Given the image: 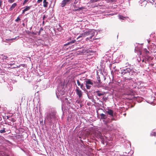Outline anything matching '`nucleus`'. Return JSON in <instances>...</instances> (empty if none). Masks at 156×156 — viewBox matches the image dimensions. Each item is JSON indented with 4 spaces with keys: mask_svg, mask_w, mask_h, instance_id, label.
<instances>
[{
    "mask_svg": "<svg viewBox=\"0 0 156 156\" xmlns=\"http://www.w3.org/2000/svg\"><path fill=\"white\" fill-rule=\"evenodd\" d=\"M56 118V113L55 112H50L47 115V120L50 123L52 122L53 120H55Z\"/></svg>",
    "mask_w": 156,
    "mask_h": 156,
    "instance_id": "obj_1",
    "label": "nucleus"
},
{
    "mask_svg": "<svg viewBox=\"0 0 156 156\" xmlns=\"http://www.w3.org/2000/svg\"><path fill=\"white\" fill-rule=\"evenodd\" d=\"M93 81L90 79H85L84 82L85 83V85L86 88L87 89H90L91 88V85H93Z\"/></svg>",
    "mask_w": 156,
    "mask_h": 156,
    "instance_id": "obj_2",
    "label": "nucleus"
},
{
    "mask_svg": "<svg viewBox=\"0 0 156 156\" xmlns=\"http://www.w3.org/2000/svg\"><path fill=\"white\" fill-rule=\"evenodd\" d=\"M121 74L123 75L126 74L128 73L129 74H130V73L131 71V70L130 68H128L125 69H122L121 70Z\"/></svg>",
    "mask_w": 156,
    "mask_h": 156,
    "instance_id": "obj_3",
    "label": "nucleus"
},
{
    "mask_svg": "<svg viewBox=\"0 0 156 156\" xmlns=\"http://www.w3.org/2000/svg\"><path fill=\"white\" fill-rule=\"evenodd\" d=\"M72 1V0H63L61 3V7H64L66 4L71 3Z\"/></svg>",
    "mask_w": 156,
    "mask_h": 156,
    "instance_id": "obj_4",
    "label": "nucleus"
},
{
    "mask_svg": "<svg viewBox=\"0 0 156 156\" xmlns=\"http://www.w3.org/2000/svg\"><path fill=\"white\" fill-rule=\"evenodd\" d=\"M76 93L77 94L79 98L81 97L83 94L82 92V91L80 89L79 87L76 86Z\"/></svg>",
    "mask_w": 156,
    "mask_h": 156,
    "instance_id": "obj_5",
    "label": "nucleus"
},
{
    "mask_svg": "<svg viewBox=\"0 0 156 156\" xmlns=\"http://www.w3.org/2000/svg\"><path fill=\"white\" fill-rule=\"evenodd\" d=\"M95 34L94 31V30H89V35H90L89 37L87 38V39H91L92 37Z\"/></svg>",
    "mask_w": 156,
    "mask_h": 156,
    "instance_id": "obj_6",
    "label": "nucleus"
},
{
    "mask_svg": "<svg viewBox=\"0 0 156 156\" xmlns=\"http://www.w3.org/2000/svg\"><path fill=\"white\" fill-rule=\"evenodd\" d=\"M77 83L79 86H80V88L83 90H84L85 88L84 86L83 83H81L78 80H77Z\"/></svg>",
    "mask_w": 156,
    "mask_h": 156,
    "instance_id": "obj_7",
    "label": "nucleus"
},
{
    "mask_svg": "<svg viewBox=\"0 0 156 156\" xmlns=\"http://www.w3.org/2000/svg\"><path fill=\"white\" fill-rule=\"evenodd\" d=\"M106 112L111 116H113V111L112 110L110 109H108V111H106Z\"/></svg>",
    "mask_w": 156,
    "mask_h": 156,
    "instance_id": "obj_8",
    "label": "nucleus"
},
{
    "mask_svg": "<svg viewBox=\"0 0 156 156\" xmlns=\"http://www.w3.org/2000/svg\"><path fill=\"white\" fill-rule=\"evenodd\" d=\"M95 92L97 93V95L98 96L100 97L101 96L103 95L105 93L104 92H101L99 90H97L95 91Z\"/></svg>",
    "mask_w": 156,
    "mask_h": 156,
    "instance_id": "obj_9",
    "label": "nucleus"
},
{
    "mask_svg": "<svg viewBox=\"0 0 156 156\" xmlns=\"http://www.w3.org/2000/svg\"><path fill=\"white\" fill-rule=\"evenodd\" d=\"M101 119H107V117L103 113L100 114Z\"/></svg>",
    "mask_w": 156,
    "mask_h": 156,
    "instance_id": "obj_10",
    "label": "nucleus"
},
{
    "mask_svg": "<svg viewBox=\"0 0 156 156\" xmlns=\"http://www.w3.org/2000/svg\"><path fill=\"white\" fill-rule=\"evenodd\" d=\"M17 4L16 3H14L11 6V7H10V9H9V10L10 11L12 10L15 7L17 6Z\"/></svg>",
    "mask_w": 156,
    "mask_h": 156,
    "instance_id": "obj_11",
    "label": "nucleus"
},
{
    "mask_svg": "<svg viewBox=\"0 0 156 156\" xmlns=\"http://www.w3.org/2000/svg\"><path fill=\"white\" fill-rule=\"evenodd\" d=\"M43 6L45 7H47L48 5V2L46 1V0H44L43 2Z\"/></svg>",
    "mask_w": 156,
    "mask_h": 156,
    "instance_id": "obj_12",
    "label": "nucleus"
},
{
    "mask_svg": "<svg viewBox=\"0 0 156 156\" xmlns=\"http://www.w3.org/2000/svg\"><path fill=\"white\" fill-rule=\"evenodd\" d=\"M76 41V40L75 39H73L71 41L68 42V43L66 44L65 45H67L70 44H72L73 43H74Z\"/></svg>",
    "mask_w": 156,
    "mask_h": 156,
    "instance_id": "obj_13",
    "label": "nucleus"
},
{
    "mask_svg": "<svg viewBox=\"0 0 156 156\" xmlns=\"http://www.w3.org/2000/svg\"><path fill=\"white\" fill-rule=\"evenodd\" d=\"M127 17H124L122 15H119V18L120 19L122 20H125V19H126V18Z\"/></svg>",
    "mask_w": 156,
    "mask_h": 156,
    "instance_id": "obj_14",
    "label": "nucleus"
},
{
    "mask_svg": "<svg viewBox=\"0 0 156 156\" xmlns=\"http://www.w3.org/2000/svg\"><path fill=\"white\" fill-rule=\"evenodd\" d=\"M89 30L88 31H86L84 33V35L85 37L89 35Z\"/></svg>",
    "mask_w": 156,
    "mask_h": 156,
    "instance_id": "obj_15",
    "label": "nucleus"
},
{
    "mask_svg": "<svg viewBox=\"0 0 156 156\" xmlns=\"http://www.w3.org/2000/svg\"><path fill=\"white\" fill-rule=\"evenodd\" d=\"M108 2H115L116 0H105Z\"/></svg>",
    "mask_w": 156,
    "mask_h": 156,
    "instance_id": "obj_16",
    "label": "nucleus"
},
{
    "mask_svg": "<svg viewBox=\"0 0 156 156\" xmlns=\"http://www.w3.org/2000/svg\"><path fill=\"white\" fill-rule=\"evenodd\" d=\"M31 6H26V7L24 9L25 11H26L30 9Z\"/></svg>",
    "mask_w": 156,
    "mask_h": 156,
    "instance_id": "obj_17",
    "label": "nucleus"
},
{
    "mask_svg": "<svg viewBox=\"0 0 156 156\" xmlns=\"http://www.w3.org/2000/svg\"><path fill=\"white\" fill-rule=\"evenodd\" d=\"M5 128H3V129L1 130H0V133H3L5 132Z\"/></svg>",
    "mask_w": 156,
    "mask_h": 156,
    "instance_id": "obj_18",
    "label": "nucleus"
},
{
    "mask_svg": "<svg viewBox=\"0 0 156 156\" xmlns=\"http://www.w3.org/2000/svg\"><path fill=\"white\" fill-rule=\"evenodd\" d=\"M98 1H99V0H90V2L91 3H93L96 2Z\"/></svg>",
    "mask_w": 156,
    "mask_h": 156,
    "instance_id": "obj_19",
    "label": "nucleus"
},
{
    "mask_svg": "<svg viewBox=\"0 0 156 156\" xmlns=\"http://www.w3.org/2000/svg\"><path fill=\"white\" fill-rule=\"evenodd\" d=\"M85 37L84 35V33L83 34H80V35L78 37V38H79L80 37Z\"/></svg>",
    "mask_w": 156,
    "mask_h": 156,
    "instance_id": "obj_20",
    "label": "nucleus"
},
{
    "mask_svg": "<svg viewBox=\"0 0 156 156\" xmlns=\"http://www.w3.org/2000/svg\"><path fill=\"white\" fill-rule=\"evenodd\" d=\"M11 122H14L16 121V120L13 118H11V119H9Z\"/></svg>",
    "mask_w": 156,
    "mask_h": 156,
    "instance_id": "obj_21",
    "label": "nucleus"
},
{
    "mask_svg": "<svg viewBox=\"0 0 156 156\" xmlns=\"http://www.w3.org/2000/svg\"><path fill=\"white\" fill-rule=\"evenodd\" d=\"M15 0H8V2L10 3H12L14 2Z\"/></svg>",
    "mask_w": 156,
    "mask_h": 156,
    "instance_id": "obj_22",
    "label": "nucleus"
},
{
    "mask_svg": "<svg viewBox=\"0 0 156 156\" xmlns=\"http://www.w3.org/2000/svg\"><path fill=\"white\" fill-rule=\"evenodd\" d=\"M16 37L14 38H11V39H6V40H7V41H10V40H15V39L16 38Z\"/></svg>",
    "mask_w": 156,
    "mask_h": 156,
    "instance_id": "obj_23",
    "label": "nucleus"
},
{
    "mask_svg": "<svg viewBox=\"0 0 156 156\" xmlns=\"http://www.w3.org/2000/svg\"><path fill=\"white\" fill-rule=\"evenodd\" d=\"M20 19L18 17L15 20V21L16 22H18L19 21H20Z\"/></svg>",
    "mask_w": 156,
    "mask_h": 156,
    "instance_id": "obj_24",
    "label": "nucleus"
},
{
    "mask_svg": "<svg viewBox=\"0 0 156 156\" xmlns=\"http://www.w3.org/2000/svg\"><path fill=\"white\" fill-rule=\"evenodd\" d=\"M103 121L104 122V123L105 125H107L108 122L107 121H105V120H103Z\"/></svg>",
    "mask_w": 156,
    "mask_h": 156,
    "instance_id": "obj_25",
    "label": "nucleus"
},
{
    "mask_svg": "<svg viewBox=\"0 0 156 156\" xmlns=\"http://www.w3.org/2000/svg\"><path fill=\"white\" fill-rule=\"evenodd\" d=\"M28 1H29V0H25L24 1V2L23 3V5H24Z\"/></svg>",
    "mask_w": 156,
    "mask_h": 156,
    "instance_id": "obj_26",
    "label": "nucleus"
},
{
    "mask_svg": "<svg viewBox=\"0 0 156 156\" xmlns=\"http://www.w3.org/2000/svg\"><path fill=\"white\" fill-rule=\"evenodd\" d=\"M82 8H79L78 9H75V11H76L77 10H82Z\"/></svg>",
    "mask_w": 156,
    "mask_h": 156,
    "instance_id": "obj_27",
    "label": "nucleus"
},
{
    "mask_svg": "<svg viewBox=\"0 0 156 156\" xmlns=\"http://www.w3.org/2000/svg\"><path fill=\"white\" fill-rule=\"evenodd\" d=\"M102 99H103V100L104 101H106V100H107V98L106 97H105V98L103 97V98H102Z\"/></svg>",
    "mask_w": 156,
    "mask_h": 156,
    "instance_id": "obj_28",
    "label": "nucleus"
},
{
    "mask_svg": "<svg viewBox=\"0 0 156 156\" xmlns=\"http://www.w3.org/2000/svg\"><path fill=\"white\" fill-rule=\"evenodd\" d=\"M42 1V0H37V2L38 3H40Z\"/></svg>",
    "mask_w": 156,
    "mask_h": 156,
    "instance_id": "obj_29",
    "label": "nucleus"
},
{
    "mask_svg": "<svg viewBox=\"0 0 156 156\" xmlns=\"http://www.w3.org/2000/svg\"><path fill=\"white\" fill-rule=\"evenodd\" d=\"M47 17L45 15H44L43 16V20H44V19L45 18H46Z\"/></svg>",
    "mask_w": 156,
    "mask_h": 156,
    "instance_id": "obj_30",
    "label": "nucleus"
},
{
    "mask_svg": "<svg viewBox=\"0 0 156 156\" xmlns=\"http://www.w3.org/2000/svg\"><path fill=\"white\" fill-rule=\"evenodd\" d=\"M2 5V0H0V7H1Z\"/></svg>",
    "mask_w": 156,
    "mask_h": 156,
    "instance_id": "obj_31",
    "label": "nucleus"
},
{
    "mask_svg": "<svg viewBox=\"0 0 156 156\" xmlns=\"http://www.w3.org/2000/svg\"><path fill=\"white\" fill-rule=\"evenodd\" d=\"M4 58L5 59H6L8 58V57L6 56H5Z\"/></svg>",
    "mask_w": 156,
    "mask_h": 156,
    "instance_id": "obj_32",
    "label": "nucleus"
},
{
    "mask_svg": "<svg viewBox=\"0 0 156 156\" xmlns=\"http://www.w3.org/2000/svg\"><path fill=\"white\" fill-rule=\"evenodd\" d=\"M43 30V28L42 27H41L40 28V31H41L42 30Z\"/></svg>",
    "mask_w": 156,
    "mask_h": 156,
    "instance_id": "obj_33",
    "label": "nucleus"
},
{
    "mask_svg": "<svg viewBox=\"0 0 156 156\" xmlns=\"http://www.w3.org/2000/svg\"><path fill=\"white\" fill-rule=\"evenodd\" d=\"M25 12H26V11L24 9L23 10L22 13H24Z\"/></svg>",
    "mask_w": 156,
    "mask_h": 156,
    "instance_id": "obj_34",
    "label": "nucleus"
},
{
    "mask_svg": "<svg viewBox=\"0 0 156 156\" xmlns=\"http://www.w3.org/2000/svg\"><path fill=\"white\" fill-rule=\"evenodd\" d=\"M32 34H34V35H35L37 34H36V33H34V32H33L32 33Z\"/></svg>",
    "mask_w": 156,
    "mask_h": 156,
    "instance_id": "obj_35",
    "label": "nucleus"
},
{
    "mask_svg": "<svg viewBox=\"0 0 156 156\" xmlns=\"http://www.w3.org/2000/svg\"><path fill=\"white\" fill-rule=\"evenodd\" d=\"M71 38H72L71 37L69 38L68 40V41H69V40H71Z\"/></svg>",
    "mask_w": 156,
    "mask_h": 156,
    "instance_id": "obj_36",
    "label": "nucleus"
},
{
    "mask_svg": "<svg viewBox=\"0 0 156 156\" xmlns=\"http://www.w3.org/2000/svg\"><path fill=\"white\" fill-rule=\"evenodd\" d=\"M132 79V78L131 77H129V78L127 79V80H131Z\"/></svg>",
    "mask_w": 156,
    "mask_h": 156,
    "instance_id": "obj_37",
    "label": "nucleus"
},
{
    "mask_svg": "<svg viewBox=\"0 0 156 156\" xmlns=\"http://www.w3.org/2000/svg\"><path fill=\"white\" fill-rule=\"evenodd\" d=\"M41 32V31H39V33H38V35H40Z\"/></svg>",
    "mask_w": 156,
    "mask_h": 156,
    "instance_id": "obj_38",
    "label": "nucleus"
},
{
    "mask_svg": "<svg viewBox=\"0 0 156 156\" xmlns=\"http://www.w3.org/2000/svg\"><path fill=\"white\" fill-rule=\"evenodd\" d=\"M44 20H43V22H42V24H43V25H44Z\"/></svg>",
    "mask_w": 156,
    "mask_h": 156,
    "instance_id": "obj_39",
    "label": "nucleus"
},
{
    "mask_svg": "<svg viewBox=\"0 0 156 156\" xmlns=\"http://www.w3.org/2000/svg\"><path fill=\"white\" fill-rule=\"evenodd\" d=\"M76 3H77V2H74V4H76Z\"/></svg>",
    "mask_w": 156,
    "mask_h": 156,
    "instance_id": "obj_40",
    "label": "nucleus"
},
{
    "mask_svg": "<svg viewBox=\"0 0 156 156\" xmlns=\"http://www.w3.org/2000/svg\"><path fill=\"white\" fill-rule=\"evenodd\" d=\"M6 117H7V119H9V117L8 116H7Z\"/></svg>",
    "mask_w": 156,
    "mask_h": 156,
    "instance_id": "obj_41",
    "label": "nucleus"
},
{
    "mask_svg": "<svg viewBox=\"0 0 156 156\" xmlns=\"http://www.w3.org/2000/svg\"><path fill=\"white\" fill-rule=\"evenodd\" d=\"M95 6H98V5L94 6H92V7H94Z\"/></svg>",
    "mask_w": 156,
    "mask_h": 156,
    "instance_id": "obj_42",
    "label": "nucleus"
},
{
    "mask_svg": "<svg viewBox=\"0 0 156 156\" xmlns=\"http://www.w3.org/2000/svg\"><path fill=\"white\" fill-rule=\"evenodd\" d=\"M112 120H114V118H112Z\"/></svg>",
    "mask_w": 156,
    "mask_h": 156,
    "instance_id": "obj_43",
    "label": "nucleus"
},
{
    "mask_svg": "<svg viewBox=\"0 0 156 156\" xmlns=\"http://www.w3.org/2000/svg\"><path fill=\"white\" fill-rule=\"evenodd\" d=\"M154 133V136H155V135H156V133Z\"/></svg>",
    "mask_w": 156,
    "mask_h": 156,
    "instance_id": "obj_44",
    "label": "nucleus"
},
{
    "mask_svg": "<svg viewBox=\"0 0 156 156\" xmlns=\"http://www.w3.org/2000/svg\"><path fill=\"white\" fill-rule=\"evenodd\" d=\"M23 25L24 26V23H23Z\"/></svg>",
    "mask_w": 156,
    "mask_h": 156,
    "instance_id": "obj_45",
    "label": "nucleus"
},
{
    "mask_svg": "<svg viewBox=\"0 0 156 156\" xmlns=\"http://www.w3.org/2000/svg\"><path fill=\"white\" fill-rule=\"evenodd\" d=\"M73 6L74 7V8H75V7H76L75 5H74Z\"/></svg>",
    "mask_w": 156,
    "mask_h": 156,
    "instance_id": "obj_46",
    "label": "nucleus"
},
{
    "mask_svg": "<svg viewBox=\"0 0 156 156\" xmlns=\"http://www.w3.org/2000/svg\"><path fill=\"white\" fill-rule=\"evenodd\" d=\"M98 81H99V82L100 83V80H98Z\"/></svg>",
    "mask_w": 156,
    "mask_h": 156,
    "instance_id": "obj_47",
    "label": "nucleus"
}]
</instances>
